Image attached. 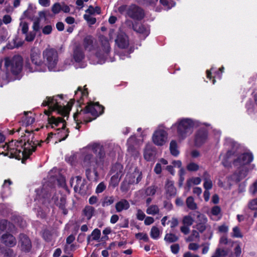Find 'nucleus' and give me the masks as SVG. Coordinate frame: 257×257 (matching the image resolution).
Masks as SVG:
<instances>
[{
    "label": "nucleus",
    "mask_w": 257,
    "mask_h": 257,
    "mask_svg": "<svg viewBox=\"0 0 257 257\" xmlns=\"http://www.w3.org/2000/svg\"><path fill=\"white\" fill-rule=\"evenodd\" d=\"M130 205L129 202L125 199H121L115 204V209L118 212L123 210H127L129 208Z\"/></svg>",
    "instance_id": "obj_29"
},
{
    "label": "nucleus",
    "mask_w": 257,
    "mask_h": 257,
    "mask_svg": "<svg viewBox=\"0 0 257 257\" xmlns=\"http://www.w3.org/2000/svg\"><path fill=\"white\" fill-rule=\"evenodd\" d=\"M227 253V251L224 249L218 248L212 257H223Z\"/></svg>",
    "instance_id": "obj_52"
},
{
    "label": "nucleus",
    "mask_w": 257,
    "mask_h": 257,
    "mask_svg": "<svg viewBox=\"0 0 257 257\" xmlns=\"http://www.w3.org/2000/svg\"><path fill=\"white\" fill-rule=\"evenodd\" d=\"M73 118L76 124L75 128L77 130L80 127L79 124L82 122L87 123L92 120L86 107L84 109H81L80 110L78 109L73 115Z\"/></svg>",
    "instance_id": "obj_12"
},
{
    "label": "nucleus",
    "mask_w": 257,
    "mask_h": 257,
    "mask_svg": "<svg viewBox=\"0 0 257 257\" xmlns=\"http://www.w3.org/2000/svg\"><path fill=\"white\" fill-rule=\"evenodd\" d=\"M114 200V198L112 196H107L102 201V205L103 207L109 206L113 203Z\"/></svg>",
    "instance_id": "obj_47"
},
{
    "label": "nucleus",
    "mask_w": 257,
    "mask_h": 257,
    "mask_svg": "<svg viewBox=\"0 0 257 257\" xmlns=\"http://www.w3.org/2000/svg\"><path fill=\"white\" fill-rule=\"evenodd\" d=\"M84 19L90 25H93L96 23V20L90 14H85L83 16Z\"/></svg>",
    "instance_id": "obj_55"
},
{
    "label": "nucleus",
    "mask_w": 257,
    "mask_h": 257,
    "mask_svg": "<svg viewBox=\"0 0 257 257\" xmlns=\"http://www.w3.org/2000/svg\"><path fill=\"white\" fill-rule=\"evenodd\" d=\"M160 3L164 7L165 9L168 10L174 7L175 3L173 1L168 2L167 0H160Z\"/></svg>",
    "instance_id": "obj_42"
},
{
    "label": "nucleus",
    "mask_w": 257,
    "mask_h": 257,
    "mask_svg": "<svg viewBox=\"0 0 257 257\" xmlns=\"http://www.w3.org/2000/svg\"><path fill=\"white\" fill-rule=\"evenodd\" d=\"M30 59L32 64L26 63L25 65V69L29 72H44L46 71V67L44 60L41 58L40 50L33 48L31 50Z\"/></svg>",
    "instance_id": "obj_7"
},
{
    "label": "nucleus",
    "mask_w": 257,
    "mask_h": 257,
    "mask_svg": "<svg viewBox=\"0 0 257 257\" xmlns=\"http://www.w3.org/2000/svg\"><path fill=\"white\" fill-rule=\"evenodd\" d=\"M125 179L128 183L132 184H138L142 179V172L137 167H132L128 170Z\"/></svg>",
    "instance_id": "obj_13"
},
{
    "label": "nucleus",
    "mask_w": 257,
    "mask_h": 257,
    "mask_svg": "<svg viewBox=\"0 0 257 257\" xmlns=\"http://www.w3.org/2000/svg\"><path fill=\"white\" fill-rule=\"evenodd\" d=\"M208 139L207 132L204 129L197 130L194 138V143L195 146L200 147L205 143Z\"/></svg>",
    "instance_id": "obj_15"
},
{
    "label": "nucleus",
    "mask_w": 257,
    "mask_h": 257,
    "mask_svg": "<svg viewBox=\"0 0 257 257\" xmlns=\"http://www.w3.org/2000/svg\"><path fill=\"white\" fill-rule=\"evenodd\" d=\"M120 178L116 175H112L110 179L109 185L113 187H116L118 184Z\"/></svg>",
    "instance_id": "obj_54"
},
{
    "label": "nucleus",
    "mask_w": 257,
    "mask_h": 257,
    "mask_svg": "<svg viewBox=\"0 0 257 257\" xmlns=\"http://www.w3.org/2000/svg\"><path fill=\"white\" fill-rule=\"evenodd\" d=\"M86 12L90 15L95 14H100L101 10L99 7L93 8L92 6H89L88 9L86 11Z\"/></svg>",
    "instance_id": "obj_49"
},
{
    "label": "nucleus",
    "mask_w": 257,
    "mask_h": 257,
    "mask_svg": "<svg viewBox=\"0 0 257 257\" xmlns=\"http://www.w3.org/2000/svg\"><path fill=\"white\" fill-rule=\"evenodd\" d=\"M62 97L60 95L47 97L42 103L44 106H48L49 110H45L44 113L48 116L49 123L52 128L60 126L57 129L55 136L59 142L65 140L68 136L69 132L65 127V122L68 119L71 109V105L68 103L64 105L62 103Z\"/></svg>",
    "instance_id": "obj_1"
},
{
    "label": "nucleus",
    "mask_w": 257,
    "mask_h": 257,
    "mask_svg": "<svg viewBox=\"0 0 257 257\" xmlns=\"http://www.w3.org/2000/svg\"><path fill=\"white\" fill-rule=\"evenodd\" d=\"M249 192L252 195L257 193V180L249 187Z\"/></svg>",
    "instance_id": "obj_64"
},
{
    "label": "nucleus",
    "mask_w": 257,
    "mask_h": 257,
    "mask_svg": "<svg viewBox=\"0 0 257 257\" xmlns=\"http://www.w3.org/2000/svg\"><path fill=\"white\" fill-rule=\"evenodd\" d=\"M52 11L55 14L59 13L61 11V4L59 3L54 4L52 7Z\"/></svg>",
    "instance_id": "obj_57"
},
{
    "label": "nucleus",
    "mask_w": 257,
    "mask_h": 257,
    "mask_svg": "<svg viewBox=\"0 0 257 257\" xmlns=\"http://www.w3.org/2000/svg\"><path fill=\"white\" fill-rule=\"evenodd\" d=\"M208 214L211 219L218 220L221 217V208L218 206H215L211 208Z\"/></svg>",
    "instance_id": "obj_26"
},
{
    "label": "nucleus",
    "mask_w": 257,
    "mask_h": 257,
    "mask_svg": "<svg viewBox=\"0 0 257 257\" xmlns=\"http://www.w3.org/2000/svg\"><path fill=\"white\" fill-rule=\"evenodd\" d=\"M136 237L137 239L140 240H143L144 241L147 242L149 241V238L147 233H138L136 234Z\"/></svg>",
    "instance_id": "obj_59"
},
{
    "label": "nucleus",
    "mask_w": 257,
    "mask_h": 257,
    "mask_svg": "<svg viewBox=\"0 0 257 257\" xmlns=\"http://www.w3.org/2000/svg\"><path fill=\"white\" fill-rule=\"evenodd\" d=\"M187 170L191 172H195L199 170V166L194 162H190L186 167Z\"/></svg>",
    "instance_id": "obj_48"
},
{
    "label": "nucleus",
    "mask_w": 257,
    "mask_h": 257,
    "mask_svg": "<svg viewBox=\"0 0 257 257\" xmlns=\"http://www.w3.org/2000/svg\"><path fill=\"white\" fill-rule=\"evenodd\" d=\"M237 170L235 173L231 177V179L235 182H239L244 179L247 175L248 172L251 171L249 168L246 166H235Z\"/></svg>",
    "instance_id": "obj_16"
},
{
    "label": "nucleus",
    "mask_w": 257,
    "mask_h": 257,
    "mask_svg": "<svg viewBox=\"0 0 257 257\" xmlns=\"http://www.w3.org/2000/svg\"><path fill=\"white\" fill-rule=\"evenodd\" d=\"M167 164V160L163 158L160 159L159 162L156 164L154 170V172L157 174H160L162 170V165H166Z\"/></svg>",
    "instance_id": "obj_33"
},
{
    "label": "nucleus",
    "mask_w": 257,
    "mask_h": 257,
    "mask_svg": "<svg viewBox=\"0 0 257 257\" xmlns=\"http://www.w3.org/2000/svg\"><path fill=\"white\" fill-rule=\"evenodd\" d=\"M94 212V209L92 207L88 206L85 207L83 213L87 219H90L92 216Z\"/></svg>",
    "instance_id": "obj_41"
},
{
    "label": "nucleus",
    "mask_w": 257,
    "mask_h": 257,
    "mask_svg": "<svg viewBox=\"0 0 257 257\" xmlns=\"http://www.w3.org/2000/svg\"><path fill=\"white\" fill-rule=\"evenodd\" d=\"M2 241L6 245L13 247L16 244V238L11 234H4L2 237Z\"/></svg>",
    "instance_id": "obj_25"
},
{
    "label": "nucleus",
    "mask_w": 257,
    "mask_h": 257,
    "mask_svg": "<svg viewBox=\"0 0 257 257\" xmlns=\"http://www.w3.org/2000/svg\"><path fill=\"white\" fill-rule=\"evenodd\" d=\"M194 222L193 218L190 215L185 216L182 220L184 225L190 226Z\"/></svg>",
    "instance_id": "obj_45"
},
{
    "label": "nucleus",
    "mask_w": 257,
    "mask_h": 257,
    "mask_svg": "<svg viewBox=\"0 0 257 257\" xmlns=\"http://www.w3.org/2000/svg\"><path fill=\"white\" fill-rule=\"evenodd\" d=\"M232 154V153L231 151H228L225 154L222 153L220 155V159L222 160V164L224 166L227 167L229 165V164L228 161V159L230 158Z\"/></svg>",
    "instance_id": "obj_35"
},
{
    "label": "nucleus",
    "mask_w": 257,
    "mask_h": 257,
    "mask_svg": "<svg viewBox=\"0 0 257 257\" xmlns=\"http://www.w3.org/2000/svg\"><path fill=\"white\" fill-rule=\"evenodd\" d=\"M4 65L2 68V61L0 62V81H5L6 83L10 79V74L16 76L22 70L23 58L20 56H14L12 58L6 57L4 59Z\"/></svg>",
    "instance_id": "obj_5"
},
{
    "label": "nucleus",
    "mask_w": 257,
    "mask_h": 257,
    "mask_svg": "<svg viewBox=\"0 0 257 257\" xmlns=\"http://www.w3.org/2000/svg\"><path fill=\"white\" fill-rule=\"evenodd\" d=\"M201 179L199 177H192L187 181V186L190 189L193 185L200 184Z\"/></svg>",
    "instance_id": "obj_38"
},
{
    "label": "nucleus",
    "mask_w": 257,
    "mask_h": 257,
    "mask_svg": "<svg viewBox=\"0 0 257 257\" xmlns=\"http://www.w3.org/2000/svg\"><path fill=\"white\" fill-rule=\"evenodd\" d=\"M84 180L79 176L72 177L70 181L71 186H74L75 191L78 192H80L81 191L83 192L84 187Z\"/></svg>",
    "instance_id": "obj_18"
},
{
    "label": "nucleus",
    "mask_w": 257,
    "mask_h": 257,
    "mask_svg": "<svg viewBox=\"0 0 257 257\" xmlns=\"http://www.w3.org/2000/svg\"><path fill=\"white\" fill-rule=\"evenodd\" d=\"M33 133L25 131L23 133L19 141H12L5 146L8 153L7 155L11 158L20 159L22 157H28L35 151L37 145V142L33 140Z\"/></svg>",
    "instance_id": "obj_3"
},
{
    "label": "nucleus",
    "mask_w": 257,
    "mask_h": 257,
    "mask_svg": "<svg viewBox=\"0 0 257 257\" xmlns=\"http://www.w3.org/2000/svg\"><path fill=\"white\" fill-rule=\"evenodd\" d=\"M0 229L1 230H11L12 228L9 223L6 220L0 221Z\"/></svg>",
    "instance_id": "obj_50"
},
{
    "label": "nucleus",
    "mask_w": 257,
    "mask_h": 257,
    "mask_svg": "<svg viewBox=\"0 0 257 257\" xmlns=\"http://www.w3.org/2000/svg\"><path fill=\"white\" fill-rule=\"evenodd\" d=\"M44 62L46 69L50 71L58 72L66 69L72 62L70 59H66L63 65L59 64L58 54L54 49L47 48L43 52Z\"/></svg>",
    "instance_id": "obj_6"
},
{
    "label": "nucleus",
    "mask_w": 257,
    "mask_h": 257,
    "mask_svg": "<svg viewBox=\"0 0 257 257\" xmlns=\"http://www.w3.org/2000/svg\"><path fill=\"white\" fill-rule=\"evenodd\" d=\"M87 95L88 92L86 89L82 90L80 88H78L75 94V99L80 104L82 103V100H83L84 97H86Z\"/></svg>",
    "instance_id": "obj_30"
},
{
    "label": "nucleus",
    "mask_w": 257,
    "mask_h": 257,
    "mask_svg": "<svg viewBox=\"0 0 257 257\" xmlns=\"http://www.w3.org/2000/svg\"><path fill=\"white\" fill-rule=\"evenodd\" d=\"M92 40L90 37H87L84 39V45L86 50L90 51L92 47Z\"/></svg>",
    "instance_id": "obj_44"
},
{
    "label": "nucleus",
    "mask_w": 257,
    "mask_h": 257,
    "mask_svg": "<svg viewBox=\"0 0 257 257\" xmlns=\"http://www.w3.org/2000/svg\"><path fill=\"white\" fill-rule=\"evenodd\" d=\"M165 192L167 196H175L177 194V189L172 181L167 180L165 184Z\"/></svg>",
    "instance_id": "obj_24"
},
{
    "label": "nucleus",
    "mask_w": 257,
    "mask_h": 257,
    "mask_svg": "<svg viewBox=\"0 0 257 257\" xmlns=\"http://www.w3.org/2000/svg\"><path fill=\"white\" fill-rule=\"evenodd\" d=\"M248 208L253 211H255L253 216H257V198L250 200L247 204Z\"/></svg>",
    "instance_id": "obj_37"
},
{
    "label": "nucleus",
    "mask_w": 257,
    "mask_h": 257,
    "mask_svg": "<svg viewBox=\"0 0 257 257\" xmlns=\"http://www.w3.org/2000/svg\"><path fill=\"white\" fill-rule=\"evenodd\" d=\"M152 140L157 146H163L168 142V133L164 125L158 126L153 134Z\"/></svg>",
    "instance_id": "obj_10"
},
{
    "label": "nucleus",
    "mask_w": 257,
    "mask_h": 257,
    "mask_svg": "<svg viewBox=\"0 0 257 257\" xmlns=\"http://www.w3.org/2000/svg\"><path fill=\"white\" fill-rule=\"evenodd\" d=\"M201 125L202 123L197 119L181 117L172 124L170 130L173 133H176L179 141L181 142L192 134L194 128Z\"/></svg>",
    "instance_id": "obj_4"
},
{
    "label": "nucleus",
    "mask_w": 257,
    "mask_h": 257,
    "mask_svg": "<svg viewBox=\"0 0 257 257\" xmlns=\"http://www.w3.org/2000/svg\"><path fill=\"white\" fill-rule=\"evenodd\" d=\"M111 172V174L121 178L123 175L122 165L119 163L115 164L112 166Z\"/></svg>",
    "instance_id": "obj_31"
},
{
    "label": "nucleus",
    "mask_w": 257,
    "mask_h": 257,
    "mask_svg": "<svg viewBox=\"0 0 257 257\" xmlns=\"http://www.w3.org/2000/svg\"><path fill=\"white\" fill-rule=\"evenodd\" d=\"M115 43L121 49H125L129 45V40L127 36L123 32L120 31L118 33Z\"/></svg>",
    "instance_id": "obj_19"
},
{
    "label": "nucleus",
    "mask_w": 257,
    "mask_h": 257,
    "mask_svg": "<svg viewBox=\"0 0 257 257\" xmlns=\"http://www.w3.org/2000/svg\"><path fill=\"white\" fill-rule=\"evenodd\" d=\"M253 159L252 154L250 152H247L239 155L234 161L233 164L234 166H246L250 170H253L255 167L254 165L249 164Z\"/></svg>",
    "instance_id": "obj_11"
},
{
    "label": "nucleus",
    "mask_w": 257,
    "mask_h": 257,
    "mask_svg": "<svg viewBox=\"0 0 257 257\" xmlns=\"http://www.w3.org/2000/svg\"><path fill=\"white\" fill-rule=\"evenodd\" d=\"M186 203L187 207L191 210H193L197 208V204L195 202L194 198L191 196L187 198Z\"/></svg>",
    "instance_id": "obj_39"
},
{
    "label": "nucleus",
    "mask_w": 257,
    "mask_h": 257,
    "mask_svg": "<svg viewBox=\"0 0 257 257\" xmlns=\"http://www.w3.org/2000/svg\"><path fill=\"white\" fill-rule=\"evenodd\" d=\"M155 148L150 143L146 145L144 150V157L147 161L153 160L155 157Z\"/></svg>",
    "instance_id": "obj_21"
},
{
    "label": "nucleus",
    "mask_w": 257,
    "mask_h": 257,
    "mask_svg": "<svg viewBox=\"0 0 257 257\" xmlns=\"http://www.w3.org/2000/svg\"><path fill=\"white\" fill-rule=\"evenodd\" d=\"M127 15L133 19H141L144 15L142 9L135 5H132L128 8Z\"/></svg>",
    "instance_id": "obj_20"
},
{
    "label": "nucleus",
    "mask_w": 257,
    "mask_h": 257,
    "mask_svg": "<svg viewBox=\"0 0 257 257\" xmlns=\"http://www.w3.org/2000/svg\"><path fill=\"white\" fill-rule=\"evenodd\" d=\"M207 218L204 215L199 214L196 220V228L200 232H203L207 228Z\"/></svg>",
    "instance_id": "obj_22"
},
{
    "label": "nucleus",
    "mask_w": 257,
    "mask_h": 257,
    "mask_svg": "<svg viewBox=\"0 0 257 257\" xmlns=\"http://www.w3.org/2000/svg\"><path fill=\"white\" fill-rule=\"evenodd\" d=\"M132 184L128 183V182L126 181V179H124V180L121 184L120 189L122 192H126L130 189V185Z\"/></svg>",
    "instance_id": "obj_62"
},
{
    "label": "nucleus",
    "mask_w": 257,
    "mask_h": 257,
    "mask_svg": "<svg viewBox=\"0 0 257 257\" xmlns=\"http://www.w3.org/2000/svg\"><path fill=\"white\" fill-rule=\"evenodd\" d=\"M178 237L172 233L167 234L165 236V240L169 242H173L178 240Z\"/></svg>",
    "instance_id": "obj_53"
},
{
    "label": "nucleus",
    "mask_w": 257,
    "mask_h": 257,
    "mask_svg": "<svg viewBox=\"0 0 257 257\" xmlns=\"http://www.w3.org/2000/svg\"><path fill=\"white\" fill-rule=\"evenodd\" d=\"M143 139H136L135 136H131L127 140V156L134 160H137L140 157L139 148L143 144Z\"/></svg>",
    "instance_id": "obj_9"
},
{
    "label": "nucleus",
    "mask_w": 257,
    "mask_h": 257,
    "mask_svg": "<svg viewBox=\"0 0 257 257\" xmlns=\"http://www.w3.org/2000/svg\"><path fill=\"white\" fill-rule=\"evenodd\" d=\"M101 41V45L98 48L95 54L97 60L96 62H94V64L104 63L108 59L110 52V45L108 40L105 38H102Z\"/></svg>",
    "instance_id": "obj_8"
},
{
    "label": "nucleus",
    "mask_w": 257,
    "mask_h": 257,
    "mask_svg": "<svg viewBox=\"0 0 257 257\" xmlns=\"http://www.w3.org/2000/svg\"><path fill=\"white\" fill-rule=\"evenodd\" d=\"M73 58L75 63V67L77 68H84L86 64L83 62L84 55L80 48L77 47L74 50Z\"/></svg>",
    "instance_id": "obj_17"
},
{
    "label": "nucleus",
    "mask_w": 257,
    "mask_h": 257,
    "mask_svg": "<svg viewBox=\"0 0 257 257\" xmlns=\"http://www.w3.org/2000/svg\"><path fill=\"white\" fill-rule=\"evenodd\" d=\"M134 30L143 35L146 38L149 34V29L141 24H136L133 26Z\"/></svg>",
    "instance_id": "obj_27"
},
{
    "label": "nucleus",
    "mask_w": 257,
    "mask_h": 257,
    "mask_svg": "<svg viewBox=\"0 0 257 257\" xmlns=\"http://www.w3.org/2000/svg\"><path fill=\"white\" fill-rule=\"evenodd\" d=\"M156 191L155 186H150L145 190V194L146 196H153L155 194Z\"/></svg>",
    "instance_id": "obj_63"
},
{
    "label": "nucleus",
    "mask_w": 257,
    "mask_h": 257,
    "mask_svg": "<svg viewBox=\"0 0 257 257\" xmlns=\"http://www.w3.org/2000/svg\"><path fill=\"white\" fill-rule=\"evenodd\" d=\"M161 234V230L157 226H154L152 227L150 231L151 237L155 240L159 238Z\"/></svg>",
    "instance_id": "obj_36"
},
{
    "label": "nucleus",
    "mask_w": 257,
    "mask_h": 257,
    "mask_svg": "<svg viewBox=\"0 0 257 257\" xmlns=\"http://www.w3.org/2000/svg\"><path fill=\"white\" fill-rule=\"evenodd\" d=\"M199 238V232L195 230H192L190 235L186 239V240L187 241H195V240L198 239Z\"/></svg>",
    "instance_id": "obj_43"
},
{
    "label": "nucleus",
    "mask_w": 257,
    "mask_h": 257,
    "mask_svg": "<svg viewBox=\"0 0 257 257\" xmlns=\"http://www.w3.org/2000/svg\"><path fill=\"white\" fill-rule=\"evenodd\" d=\"M25 35V40L27 42H32L35 38L36 37V33L33 31H31L30 32H27V33L24 34Z\"/></svg>",
    "instance_id": "obj_51"
},
{
    "label": "nucleus",
    "mask_w": 257,
    "mask_h": 257,
    "mask_svg": "<svg viewBox=\"0 0 257 257\" xmlns=\"http://www.w3.org/2000/svg\"><path fill=\"white\" fill-rule=\"evenodd\" d=\"M106 185L104 182H100L96 187L95 192L97 194L102 192L106 189Z\"/></svg>",
    "instance_id": "obj_60"
},
{
    "label": "nucleus",
    "mask_w": 257,
    "mask_h": 257,
    "mask_svg": "<svg viewBox=\"0 0 257 257\" xmlns=\"http://www.w3.org/2000/svg\"><path fill=\"white\" fill-rule=\"evenodd\" d=\"M218 232L222 233H226L229 230V227L225 224H223L218 227Z\"/></svg>",
    "instance_id": "obj_61"
},
{
    "label": "nucleus",
    "mask_w": 257,
    "mask_h": 257,
    "mask_svg": "<svg viewBox=\"0 0 257 257\" xmlns=\"http://www.w3.org/2000/svg\"><path fill=\"white\" fill-rule=\"evenodd\" d=\"M20 27L21 28V31L23 34H24L28 32L29 26L28 24L26 22L21 21L20 23Z\"/></svg>",
    "instance_id": "obj_58"
},
{
    "label": "nucleus",
    "mask_w": 257,
    "mask_h": 257,
    "mask_svg": "<svg viewBox=\"0 0 257 257\" xmlns=\"http://www.w3.org/2000/svg\"><path fill=\"white\" fill-rule=\"evenodd\" d=\"M146 212L148 214L155 215L159 213V208L157 205H152L147 208Z\"/></svg>",
    "instance_id": "obj_40"
},
{
    "label": "nucleus",
    "mask_w": 257,
    "mask_h": 257,
    "mask_svg": "<svg viewBox=\"0 0 257 257\" xmlns=\"http://www.w3.org/2000/svg\"><path fill=\"white\" fill-rule=\"evenodd\" d=\"M86 108L92 120L95 119L103 112L104 107L98 102H90L86 106Z\"/></svg>",
    "instance_id": "obj_14"
},
{
    "label": "nucleus",
    "mask_w": 257,
    "mask_h": 257,
    "mask_svg": "<svg viewBox=\"0 0 257 257\" xmlns=\"http://www.w3.org/2000/svg\"><path fill=\"white\" fill-rule=\"evenodd\" d=\"M203 187L205 190H209L212 187L213 184L210 178L209 175L206 172H204L203 175Z\"/></svg>",
    "instance_id": "obj_32"
},
{
    "label": "nucleus",
    "mask_w": 257,
    "mask_h": 257,
    "mask_svg": "<svg viewBox=\"0 0 257 257\" xmlns=\"http://www.w3.org/2000/svg\"><path fill=\"white\" fill-rule=\"evenodd\" d=\"M29 112H25V116L23 119L24 123L26 125L31 124L34 122L35 119L32 116H27Z\"/></svg>",
    "instance_id": "obj_46"
},
{
    "label": "nucleus",
    "mask_w": 257,
    "mask_h": 257,
    "mask_svg": "<svg viewBox=\"0 0 257 257\" xmlns=\"http://www.w3.org/2000/svg\"><path fill=\"white\" fill-rule=\"evenodd\" d=\"M235 243L231 239L228 238L226 236L222 235L219 239V248H221L220 247L221 246H225L226 247H232Z\"/></svg>",
    "instance_id": "obj_28"
},
{
    "label": "nucleus",
    "mask_w": 257,
    "mask_h": 257,
    "mask_svg": "<svg viewBox=\"0 0 257 257\" xmlns=\"http://www.w3.org/2000/svg\"><path fill=\"white\" fill-rule=\"evenodd\" d=\"M231 236L233 237L241 238L242 235L240 232L239 228L237 226L233 228Z\"/></svg>",
    "instance_id": "obj_56"
},
{
    "label": "nucleus",
    "mask_w": 257,
    "mask_h": 257,
    "mask_svg": "<svg viewBox=\"0 0 257 257\" xmlns=\"http://www.w3.org/2000/svg\"><path fill=\"white\" fill-rule=\"evenodd\" d=\"M79 156L82 158L81 165L86 169V174H89L91 170L93 169L95 175L97 176L96 168L102 167L104 161L105 153L102 146L96 143L89 144L81 149L79 153L67 156L65 160L71 165H74Z\"/></svg>",
    "instance_id": "obj_2"
},
{
    "label": "nucleus",
    "mask_w": 257,
    "mask_h": 257,
    "mask_svg": "<svg viewBox=\"0 0 257 257\" xmlns=\"http://www.w3.org/2000/svg\"><path fill=\"white\" fill-rule=\"evenodd\" d=\"M170 151L171 154L175 157L179 154V151L178 149L177 143L176 141L172 140L170 143Z\"/></svg>",
    "instance_id": "obj_34"
},
{
    "label": "nucleus",
    "mask_w": 257,
    "mask_h": 257,
    "mask_svg": "<svg viewBox=\"0 0 257 257\" xmlns=\"http://www.w3.org/2000/svg\"><path fill=\"white\" fill-rule=\"evenodd\" d=\"M20 237L19 245L21 246V249L24 251H29L32 247L30 239L24 234H21Z\"/></svg>",
    "instance_id": "obj_23"
}]
</instances>
